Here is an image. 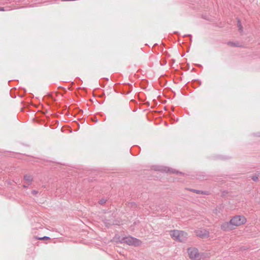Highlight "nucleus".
Instances as JSON below:
<instances>
[{"label": "nucleus", "mask_w": 260, "mask_h": 260, "mask_svg": "<svg viewBox=\"0 0 260 260\" xmlns=\"http://www.w3.org/2000/svg\"><path fill=\"white\" fill-rule=\"evenodd\" d=\"M126 242L129 244L134 246H138L140 245L141 243V241L137 239L136 238H134L133 237L127 238L126 239Z\"/></svg>", "instance_id": "39448f33"}, {"label": "nucleus", "mask_w": 260, "mask_h": 260, "mask_svg": "<svg viewBox=\"0 0 260 260\" xmlns=\"http://www.w3.org/2000/svg\"><path fill=\"white\" fill-rule=\"evenodd\" d=\"M252 179L254 181H256L258 180V177L257 176H254L252 177Z\"/></svg>", "instance_id": "9d476101"}, {"label": "nucleus", "mask_w": 260, "mask_h": 260, "mask_svg": "<svg viewBox=\"0 0 260 260\" xmlns=\"http://www.w3.org/2000/svg\"><path fill=\"white\" fill-rule=\"evenodd\" d=\"M228 45L231 46H236V47H238L239 46V45H238V44H235L234 43H232V42H229L228 43Z\"/></svg>", "instance_id": "1a4fd4ad"}, {"label": "nucleus", "mask_w": 260, "mask_h": 260, "mask_svg": "<svg viewBox=\"0 0 260 260\" xmlns=\"http://www.w3.org/2000/svg\"><path fill=\"white\" fill-rule=\"evenodd\" d=\"M221 229L225 232L230 231L234 230L232 225L231 223V221L223 222L220 226Z\"/></svg>", "instance_id": "20e7f679"}, {"label": "nucleus", "mask_w": 260, "mask_h": 260, "mask_svg": "<svg viewBox=\"0 0 260 260\" xmlns=\"http://www.w3.org/2000/svg\"><path fill=\"white\" fill-rule=\"evenodd\" d=\"M24 180L25 183H26L28 185H29L33 181V178L31 175L29 174H26L24 176Z\"/></svg>", "instance_id": "0eeeda50"}, {"label": "nucleus", "mask_w": 260, "mask_h": 260, "mask_svg": "<svg viewBox=\"0 0 260 260\" xmlns=\"http://www.w3.org/2000/svg\"><path fill=\"white\" fill-rule=\"evenodd\" d=\"M33 192H34V193H37V192H36L35 191H33Z\"/></svg>", "instance_id": "ddd939ff"}, {"label": "nucleus", "mask_w": 260, "mask_h": 260, "mask_svg": "<svg viewBox=\"0 0 260 260\" xmlns=\"http://www.w3.org/2000/svg\"><path fill=\"white\" fill-rule=\"evenodd\" d=\"M231 223L234 229L245 224L247 222L246 218L242 215H236L230 219Z\"/></svg>", "instance_id": "7ed1b4c3"}, {"label": "nucleus", "mask_w": 260, "mask_h": 260, "mask_svg": "<svg viewBox=\"0 0 260 260\" xmlns=\"http://www.w3.org/2000/svg\"><path fill=\"white\" fill-rule=\"evenodd\" d=\"M34 238L36 239H38L40 240H48L50 239V238L49 237H47V236H45L43 237H37V236H35Z\"/></svg>", "instance_id": "6e6552de"}, {"label": "nucleus", "mask_w": 260, "mask_h": 260, "mask_svg": "<svg viewBox=\"0 0 260 260\" xmlns=\"http://www.w3.org/2000/svg\"><path fill=\"white\" fill-rule=\"evenodd\" d=\"M170 235L173 240L181 242L186 241L188 237L186 232L177 230L170 231Z\"/></svg>", "instance_id": "f03ea898"}, {"label": "nucleus", "mask_w": 260, "mask_h": 260, "mask_svg": "<svg viewBox=\"0 0 260 260\" xmlns=\"http://www.w3.org/2000/svg\"><path fill=\"white\" fill-rule=\"evenodd\" d=\"M0 11H4V8L0 7Z\"/></svg>", "instance_id": "9b49d317"}, {"label": "nucleus", "mask_w": 260, "mask_h": 260, "mask_svg": "<svg viewBox=\"0 0 260 260\" xmlns=\"http://www.w3.org/2000/svg\"><path fill=\"white\" fill-rule=\"evenodd\" d=\"M196 192H197V193H200V192H201V191H196Z\"/></svg>", "instance_id": "f8f14e48"}, {"label": "nucleus", "mask_w": 260, "mask_h": 260, "mask_svg": "<svg viewBox=\"0 0 260 260\" xmlns=\"http://www.w3.org/2000/svg\"><path fill=\"white\" fill-rule=\"evenodd\" d=\"M197 235L202 238H206L209 237V232L204 230L198 232Z\"/></svg>", "instance_id": "423d86ee"}, {"label": "nucleus", "mask_w": 260, "mask_h": 260, "mask_svg": "<svg viewBox=\"0 0 260 260\" xmlns=\"http://www.w3.org/2000/svg\"><path fill=\"white\" fill-rule=\"evenodd\" d=\"M187 255L191 260H204L210 257V253L207 252H199L195 247H189L187 249Z\"/></svg>", "instance_id": "f257e3e1"}]
</instances>
